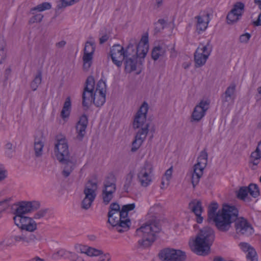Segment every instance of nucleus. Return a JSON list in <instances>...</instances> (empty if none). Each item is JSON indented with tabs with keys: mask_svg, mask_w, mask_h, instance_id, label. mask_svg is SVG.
Wrapping results in <instances>:
<instances>
[{
	"mask_svg": "<svg viewBox=\"0 0 261 261\" xmlns=\"http://www.w3.org/2000/svg\"><path fill=\"white\" fill-rule=\"evenodd\" d=\"M97 189V184L89 179L85 184L83 193L85 197L94 201L96 197V191Z\"/></svg>",
	"mask_w": 261,
	"mask_h": 261,
	"instance_id": "15",
	"label": "nucleus"
},
{
	"mask_svg": "<svg viewBox=\"0 0 261 261\" xmlns=\"http://www.w3.org/2000/svg\"><path fill=\"white\" fill-rule=\"evenodd\" d=\"M160 230L159 223L154 218L147 221L143 225L137 229V235L142 238L138 242L139 247L145 248L150 246L156 239L155 233L159 232Z\"/></svg>",
	"mask_w": 261,
	"mask_h": 261,
	"instance_id": "3",
	"label": "nucleus"
},
{
	"mask_svg": "<svg viewBox=\"0 0 261 261\" xmlns=\"http://www.w3.org/2000/svg\"><path fill=\"white\" fill-rule=\"evenodd\" d=\"M51 8V5L50 3L48 2H43L36 7L32 8L31 9V11L32 13L34 14V11H38V12H42L45 10H49Z\"/></svg>",
	"mask_w": 261,
	"mask_h": 261,
	"instance_id": "37",
	"label": "nucleus"
},
{
	"mask_svg": "<svg viewBox=\"0 0 261 261\" xmlns=\"http://www.w3.org/2000/svg\"><path fill=\"white\" fill-rule=\"evenodd\" d=\"M42 81V71L40 69L37 70L36 75L31 83V88L33 91L36 90Z\"/></svg>",
	"mask_w": 261,
	"mask_h": 261,
	"instance_id": "32",
	"label": "nucleus"
},
{
	"mask_svg": "<svg viewBox=\"0 0 261 261\" xmlns=\"http://www.w3.org/2000/svg\"><path fill=\"white\" fill-rule=\"evenodd\" d=\"M95 50V45L94 42L87 41L85 43L84 53L93 54Z\"/></svg>",
	"mask_w": 261,
	"mask_h": 261,
	"instance_id": "43",
	"label": "nucleus"
},
{
	"mask_svg": "<svg viewBox=\"0 0 261 261\" xmlns=\"http://www.w3.org/2000/svg\"><path fill=\"white\" fill-rule=\"evenodd\" d=\"M24 216H17V215H15L13 218L15 224L20 228L22 224V221H21V219L24 218Z\"/></svg>",
	"mask_w": 261,
	"mask_h": 261,
	"instance_id": "53",
	"label": "nucleus"
},
{
	"mask_svg": "<svg viewBox=\"0 0 261 261\" xmlns=\"http://www.w3.org/2000/svg\"><path fill=\"white\" fill-rule=\"evenodd\" d=\"M261 152L257 151L256 149L251 152L249 160L252 159H260Z\"/></svg>",
	"mask_w": 261,
	"mask_h": 261,
	"instance_id": "59",
	"label": "nucleus"
},
{
	"mask_svg": "<svg viewBox=\"0 0 261 261\" xmlns=\"http://www.w3.org/2000/svg\"><path fill=\"white\" fill-rule=\"evenodd\" d=\"M135 208V204L134 203L125 204L122 206V208L125 211L127 214L128 212L133 210Z\"/></svg>",
	"mask_w": 261,
	"mask_h": 261,
	"instance_id": "58",
	"label": "nucleus"
},
{
	"mask_svg": "<svg viewBox=\"0 0 261 261\" xmlns=\"http://www.w3.org/2000/svg\"><path fill=\"white\" fill-rule=\"evenodd\" d=\"M152 170L153 167L151 164L148 161H145L137 174L138 179L141 186L147 187L150 184L152 181L150 174Z\"/></svg>",
	"mask_w": 261,
	"mask_h": 261,
	"instance_id": "8",
	"label": "nucleus"
},
{
	"mask_svg": "<svg viewBox=\"0 0 261 261\" xmlns=\"http://www.w3.org/2000/svg\"><path fill=\"white\" fill-rule=\"evenodd\" d=\"M148 38L147 36H142L138 43L136 40H131L125 49V57L139 58L144 59L148 51Z\"/></svg>",
	"mask_w": 261,
	"mask_h": 261,
	"instance_id": "4",
	"label": "nucleus"
},
{
	"mask_svg": "<svg viewBox=\"0 0 261 261\" xmlns=\"http://www.w3.org/2000/svg\"><path fill=\"white\" fill-rule=\"evenodd\" d=\"M172 170H173V168H172V167H171L168 170H167L165 172V176H166V178L168 182H169L170 179L171 178ZM168 184L169 183H167V184Z\"/></svg>",
	"mask_w": 261,
	"mask_h": 261,
	"instance_id": "63",
	"label": "nucleus"
},
{
	"mask_svg": "<svg viewBox=\"0 0 261 261\" xmlns=\"http://www.w3.org/2000/svg\"><path fill=\"white\" fill-rule=\"evenodd\" d=\"M99 257V261H110L111 259V256L109 253H103Z\"/></svg>",
	"mask_w": 261,
	"mask_h": 261,
	"instance_id": "64",
	"label": "nucleus"
},
{
	"mask_svg": "<svg viewBox=\"0 0 261 261\" xmlns=\"http://www.w3.org/2000/svg\"><path fill=\"white\" fill-rule=\"evenodd\" d=\"M212 50V46L210 44V42L208 41L206 45H202L201 47L200 46V51L201 53L204 54L205 56H207L208 58Z\"/></svg>",
	"mask_w": 261,
	"mask_h": 261,
	"instance_id": "42",
	"label": "nucleus"
},
{
	"mask_svg": "<svg viewBox=\"0 0 261 261\" xmlns=\"http://www.w3.org/2000/svg\"><path fill=\"white\" fill-rule=\"evenodd\" d=\"M88 123V117L85 114H83L80 117V120L76 125V130L77 133L76 138L80 141H82L83 140L84 137L85 135L86 129L87 127Z\"/></svg>",
	"mask_w": 261,
	"mask_h": 261,
	"instance_id": "14",
	"label": "nucleus"
},
{
	"mask_svg": "<svg viewBox=\"0 0 261 261\" xmlns=\"http://www.w3.org/2000/svg\"><path fill=\"white\" fill-rule=\"evenodd\" d=\"M94 92H97V93H99V92H102V93H104L106 94V84L105 81L102 80H100L96 85V90Z\"/></svg>",
	"mask_w": 261,
	"mask_h": 261,
	"instance_id": "44",
	"label": "nucleus"
},
{
	"mask_svg": "<svg viewBox=\"0 0 261 261\" xmlns=\"http://www.w3.org/2000/svg\"><path fill=\"white\" fill-rule=\"evenodd\" d=\"M56 3L57 6L55 8V13L57 16L63 11L65 7V0H56Z\"/></svg>",
	"mask_w": 261,
	"mask_h": 261,
	"instance_id": "41",
	"label": "nucleus"
},
{
	"mask_svg": "<svg viewBox=\"0 0 261 261\" xmlns=\"http://www.w3.org/2000/svg\"><path fill=\"white\" fill-rule=\"evenodd\" d=\"M71 108V102L70 97H66V118H67L70 113Z\"/></svg>",
	"mask_w": 261,
	"mask_h": 261,
	"instance_id": "54",
	"label": "nucleus"
},
{
	"mask_svg": "<svg viewBox=\"0 0 261 261\" xmlns=\"http://www.w3.org/2000/svg\"><path fill=\"white\" fill-rule=\"evenodd\" d=\"M69 259L71 261H85L84 258L75 253L69 252Z\"/></svg>",
	"mask_w": 261,
	"mask_h": 261,
	"instance_id": "52",
	"label": "nucleus"
},
{
	"mask_svg": "<svg viewBox=\"0 0 261 261\" xmlns=\"http://www.w3.org/2000/svg\"><path fill=\"white\" fill-rule=\"evenodd\" d=\"M14 214L17 216H23L24 214L30 213L32 211V205L30 202L22 201L16 205Z\"/></svg>",
	"mask_w": 261,
	"mask_h": 261,
	"instance_id": "20",
	"label": "nucleus"
},
{
	"mask_svg": "<svg viewBox=\"0 0 261 261\" xmlns=\"http://www.w3.org/2000/svg\"><path fill=\"white\" fill-rule=\"evenodd\" d=\"M44 138L43 134H41L40 136L34 137V149L35 151V155L37 158L42 156L43 154V148L44 146Z\"/></svg>",
	"mask_w": 261,
	"mask_h": 261,
	"instance_id": "17",
	"label": "nucleus"
},
{
	"mask_svg": "<svg viewBox=\"0 0 261 261\" xmlns=\"http://www.w3.org/2000/svg\"><path fill=\"white\" fill-rule=\"evenodd\" d=\"M248 193L253 198H256L260 195L259 189L255 184H250L248 187Z\"/></svg>",
	"mask_w": 261,
	"mask_h": 261,
	"instance_id": "36",
	"label": "nucleus"
},
{
	"mask_svg": "<svg viewBox=\"0 0 261 261\" xmlns=\"http://www.w3.org/2000/svg\"><path fill=\"white\" fill-rule=\"evenodd\" d=\"M133 178L134 173L132 171H130L125 176L123 189L126 193H128V190L132 185Z\"/></svg>",
	"mask_w": 261,
	"mask_h": 261,
	"instance_id": "35",
	"label": "nucleus"
},
{
	"mask_svg": "<svg viewBox=\"0 0 261 261\" xmlns=\"http://www.w3.org/2000/svg\"><path fill=\"white\" fill-rule=\"evenodd\" d=\"M251 37V35L249 33H245L241 35L240 36V41L242 43H247Z\"/></svg>",
	"mask_w": 261,
	"mask_h": 261,
	"instance_id": "55",
	"label": "nucleus"
},
{
	"mask_svg": "<svg viewBox=\"0 0 261 261\" xmlns=\"http://www.w3.org/2000/svg\"><path fill=\"white\" fill-rule=\"evenodd\" d=\"M241 16L242 14L241 13H239V14L233 13H232L229 12L226 17L227 23L228 24H232L237 22L240 19V17Z\"/></svg>",
	"mask_w": 261,
	"mask_h": 261,
	"instance_id": "39",
	"label": "nucleus"
},
{
	"mask_svg": "<svg viewBox=\"0 0 261 261\" xmlns=\"http://www.w3.org/2000/svg\"><path fill=\"white\" fill-rule=\"evenodd\" d=\"M21 221H22V224L20 227L21 230L33 232L37 229V223L33 218L24 216Z\"/></svg>",
	"mask_w": 261,
	"mask_h": 261,
	"instance_id": "19",
	"label": "nucleus"
},
{
	"mask_svg": "<svg viewBox=\"0 0 261 261\" xmlns=\"http://www.w3.org/2000/svg\"><path fill=\"white\" fill-rule=\"evenodd\" d=\"M65 254V251L64 249H61L56 253H54L52 255V258L54 259L58 260L63 257Z\"/></svg>",
	"mask_w": 261,
	"mask_h": 261,
	"instance_id": "51",
	"label": "nucleus"
},
{
	"mask_svg": "<svg viewBox=\"0 0 261 261\" xmlns=\"http://www.w3.org/2000/svg\"><path fill=\"white\" fill-rule=\"evenodd\" d=\"M25 234L28 240V244L34 242L36 240H37L36 236L34 234L25 233Z\"/></svg>",
	"mask_w": 261,
	"mask_h": 261,
	"instance_id": "61",
	"label": "nucleus"
},
{
	"mask_svg": "<svg viewBox=\"0 0 261 261\" xmlns=\"http://www.w3.org/2000/svg\"><path fill=\"white\" fill-rule=\"evenodd\" d=\"M244 4L242 2H237L233 5V8L230 11L231 13L243 14L244 11Z\"/></svg>",
	"mask_w": 261,
	"mask_h": 261,
	"instance_id": "38",
	"label": "nucleus"
},
{
	"mask_svg": "<svg viewBox=\"0 0 261 261\" xmlns=\"http://www.w3.org/2000/svg\"><path fill=\"white\" fill-rule=\"evenodd\" d=\"M236 89V85L231 83L226 89L225 92L222 95L223 102H228L231 99H233V96Z\"/></svg>",
	"mask_w": 261,
	"mask_h": 261,
	"instance_id": "25",
	"label": "nucleus"
},
{
	"mask_svg": "<svg viewBox=\"0 0 261 261\" xmlns=\"http://www.w3.org/2000/svg\"><path fill=\"white\" fill-rule=\"evenodd\" d=\"M131 224L130 221L129 219L121 220L118 223H116L115 227L118 232L120 233L123 232L127 230Z\"/></svg>",
	"mask_w": 261,
	"mask_h": 261,
	"instance_id": "29",
	"label": "nucleus"
},
{
	"mask_svg": "<svg viewBox=\"0 0 261 261\" xmlns=\"http://www.w3.org/2000/svg\"><path fill=\"white\" fill-rule=\"evenodd\" d=\"M115 191L112 190H106V189H102V196L103 199V202L105 204H108L111 200L113 198V194L115 192Z\"/></svg>",
	"mask_w": 261,
	"mask_h": 261,
	"instance_id": "33",
	"label": "nucleus"
},
{
	"mask_svg": "<svg viewBox=\"0 0 261 261\" xmlns=\"http://www.w3.org/2000/svg\"><path fill=\"white\" fill-rule=\"evenodd\" d=\"M43 18V15L41 14H37L36 15H34L32 16L30 20L29 23H34L35 22H40L42 18Z\"/></svg>",
	"mask_w": 261,
	"mask_h": 261,
	"instance_id": "49",
	"label": "nucleus"
},
{
	"mask_svg": "<svg viewBox=\"0 0 261 261\" xmlns=\"http://www.w3.org/2000/svg\"><path fill=\"white\" fill-rule=\"evenodd\" d=\"M217 202H212L208 207L207 221H213L217 229L221 232H225L230 227L231 220L237 216L236 206L227 203L223 204L222 208L218 210Z\"/></svg>",
	"mask_w": 261,
	"mask_h": 261,
	"instance_id": "1",
	"label": "nucleus"
},
{
	"mask_svg": "<svg viewBox=\"0 0 261 261\" xmlns=\"http://www.w3.org/2000/svg\"><path fill=\"white\" fill-rule=\"evenodd\" d=\"M207 156L208 154L205 149L201 151L200 155L197 159V164H199L198 168L204 169L207 164Z\"/></svg>",
	"mask_w": 261,
	"mask_h": 261,
	"instance_id": "31",
	"label": "nucleus"
},
{
	"mask_svg": "<svg viewBox=\"0 0 261 261\" xmlns=\"http://www.w3.org/2000/svg\"><path fill=\"white\" fill-rule=\"evenodd\" d=\"M94 201L87 197H84L81 202V207L85 210H88L91 206Z\"/></svg>",
	"mask_w": 261,
	"mask_h": 261,
	"instance_id": "45",
	"label": "nucleus"
},
{
	"mask_svg": "<svg viewBox=\"0 0 261 261\" xmlns=\"http://www.w3.org/2000/svg\"><path fill=\"white\" fill-rule=\"evenodd\" d=\"M206 16L207 18L206 22H205L203 19L200 16H197L195 17V18L197 19L196 30L198 34H200L201 32L204 31L207 27L208 23L210 21V14L207 13Z\"/></svg>",
	"mask_w": 261,
	"mask_h": 261,
	"instance_id": "26",
	"label": "nucleus"
},
{
	"mask_svg": "<svg viewBox=\"0 0 261 261\" xmlns=\"http://www.w3.org/2000/svg\"><path fill=\"white\" fill-rule=\"evenodd\" d=\"M166 53V49L162 46L158 45L154 46L151 51L152 59L156 61L160 57L164 56Z\"/></svg>",
	"mask_w": 261,
	"mask_h": 261,
	"instance_id": "30",
	"label": "nucleus"
},
{
	"mask_svg": "<svg viewBox=\"0 0 261 261\" xmlns=\"http://www.w3.org/2000/svg\"><path fill=\"white\" fill-rule=\"evenodd\" d=\"M138 58L125 57L124 64L125 70L126 72L130 73L137 69V65Z\"/></svg>",
	"mask_w": 261,
	"mask_h": 261,
	"instance_id": "21",
	"label": "nucleus"
},
{
	"mask_svg": "<svg viewBox=\"0 0 261 261\" xmlns=\"http://www.w3.org/2000/svg\"><path fill=\"white\" fill-rule=\"evenodd\" d=\"M9 199H5L0 202V213L4 211L8 207Z\"/></svg>",
	"mask_w": 261,
	"mask_h": 261,
	"instance_id": "57",
	"label": "nucleus"
},
{
	"mask_svg": "<svg viewBox=\"0 0 261 261\" xmlns=\"http://www.w3.org/2000/svg\"><path fill=\"white\" fill-rule=\"evenodd\" d=\"M110 218L111 220H109V217H108V222L113 227H115L116 223H118L121 220V218L119 216H117V215H114L112 217H110Z\"/></svg>",
	"mask_w": 261,
	"mask_h": 261,
	"instance_id": "50",
	"label": "nucleus"
},
{
	"mask_svg": "<svg viewBox=\"0 0 261 261\" xmlns=\"http://www.w3.org/2000/svg\"><path fill=\"white\" fill-rule=\"evenodd\" d=\"M120 210V207H118V208L114 210H109L108 214V217H109V220H111L110 217H112V216L114 215H117V216H118Z\"/></svg>",
	"mask_w": 261,
	"mask_h": 261,
	"instance_id": "56",
	"label": "nucleus"
},
{
	"mask_svg": "<svg viewBox=\"0 0 261 261\" xmlns=\"http://www.w3.org/2000/svg\"><path fill=\"white\" fill-rule=\"evenodd\" d=\"M148 110V103L146 101H144L135 116L133 123L134 129L139 128L143 125L146 120Z\"/></svg>",
	"mask_w": 261,
	"mask_h": 261,
	"instance_id": "11",
	"label": "nucleus"
},
{
	"mask_svg": "<svg viewBox=\"0 0 261 261\" xmlns=\"http://www.w3.org/2000/svg\"><path fill=\"white\" fill-rule=\"evenodd\" d=\"M149 123H146L144 127H141L136 133L135 139L132 142L131 151L136 152L145 140L147 135L149 132Z\"/></svg>",
	"mask_w": 261,
	"mask_h": 261,
	"instance_id": "12",
	"label": "nucleus"
},
{
	"mask_svg": "<svg viewBox=\"0 0 261 261\" xmlns=\"http://www.w3.org/2000/svg\"><path fill=\"white\" fill-rule=\"evenodd\" d=\"M76 163V159L74 156H70L66 151V177L68 176L73 170Z\"/></svg>",
	"mask_w": 261,
	"mask_h": 261,
	"instance_id": "27",
	"label": "nucleus"
},
{
	"mask_svg": "<svg viewBox=\"0 0 261 261\" xmlns=\"http://www.w3.org/2000/svg\"><path fill=\"white\" fill-rule=\"evenodd\" d=\"M116 178L115 176L113 173H110L104 181L103 189L116 191Z\"/></svg>",
	"mask_w": 261,
	"mask_h": 261,
	"instance_id": "22",
	"label": "nucleus"
},
{
	"mask_svg": "<svg viewBox=\"0 0 261 261\" xmlns=\"http://www.w3.org/2000/svg\"><path fill=\"white\" fill-rule=\"evenodd\" d=\"M210 101L202 100L194 109L191 116V121H199L205 115L209 108Z\"/></svg>",
	"mask_w": 261,
	"mask_h": 261,
	"instance_id": "13",
	"label": "nucleus"
},
{
	"mask_svg": "<svg viewBox=\"0 0 261 261\" xmlns=\"http://www.w3.org/2000/svg\"><path fill=\"white\" fill-rule=\"evenodd\" d=\"M236 210L237 211V216L231 220L230 227L225 232L229 230L231 228L232 224L234 223L236 232L238 234L248 237L253 234L254 229L251 224L244 217H241L239 218V210L236 207Z\"/></svg>",
	"mask_w": 261,
	"mask_h": 261,
	"instance_id": "5",
	"label": "nucleus"
},
{
	"mask_svg": "<svg viewBox=\"0 0 261 261\" xmlns=\"http://www.w3.org/2000/svg\"><path fill=\"white\" fill-rule=\"evenodd\" d=\"M56 142L54 149L57 160L61 164H65V137L61 134L56 136Z\"/></svg>",
	"mask_w": 261,
	"mask_h": 261,
	"instance_id": "10",
	"label": "nucleus"
},
{
	"mask_svg": "<svg viewBox=\"0 0 261 261\" xmlns=\"http://www.w3.org/2000/svg\"><path fill=\"white\" fill-rule=\"evenodd\" d=\"M95 86V80L92 76H89L85 82V86L82 94V106L86 108L89 109V106L92 102Z\"/></svg>",
	"mask_w": 261,
	"mask_h": 261,
	"instance_id": "7",
	"label": "nucleus"
},
{
	"mask_svg": "<svg viewBox=\"0 0 261 261\" xmlns=\"http://www.w3.org/2000/svg\"><path fill=\"white\" fill-rule=\"evenodd\" d=\"M248 193V187H242L237 192V196L238 198L241 200H245Z\"/></svg>",
	"mask_w": 261,
	"mask_h": 261,
	"instance_id": "40",
	"label": "nucleus"
},
{
	"mask_svg": "<svg viewBox=\"0 0 261 261\" xmlns=\"http://www.w3.org/2000/svg\"><path fill=\"white\" fill-rule=\"evenodd\" d=\"M189 207L196 216V222L199 224L201 223L203 219L201 216V213L203 211L201 202L200 200H194L189 203Z\"/></svg>",
	"mask_w": 261,
	"mask_h": 261,
	"instance_id": "16",
	"label": "nucleus"
},
{
	"mask_svg": "<svg viewBox=\"0 0 261 261\" xmlns=\"http://www.w3.org/2000/svg\"><path fill=\"white\" fill-rule=\"evenodd\" d=\"M241 248L244 251H247L246 258L248 261H257L256 252L254 248L247 243L242 242L240 244Z\"/></svg>",
	"mask_w": 261,
	"mask_h": 261,
	"instance_id": "18",
	"label": "nucleus"
},
{
	"mask_svg": "<svg viewBox=\"0 0 261 261\" xmlns=\"http://www.w3.org/2000/svg\"><path fill=\"white\" fill-rule=\"evenodd\" d=\"M92 102L97 107H100L103 105L106 102V94L99 92H94Z\"/></svg>",
	"mask_w": 261,
	"mask_h": 261,
	"instance_id": "28",
	"label": "nucleus"
},
{
	"mask_svg": "<svg viewBox=\"0 0 261 261\" xmlns=\"http://www.w3.org/2000/svg\"><path fill=\"white\" fill-rule=\"evenodd\" d=\"M103 253L102 250H98L92 247H88L87 255L90 256H98Z\"/></svg>",
	"mask_w": 261,
	"mask_h": 261,
	"instance_id": "46",
	"label": "nucleus"
},
{
	"mask_svg": "<svg viewBox=\"0 0 261 261\" xmlns=\"http://www.w3.org/2000/svg\"><path fill=\"white\" fill-rule=\"evenodd\" d=\"M198 166H199V164H196L194 166L191 179V182L194 188L199 183V179L203 174V168H198Z\"/></svg>",
	"mask_w": 261,
	"mask_h": 261,
	"instance_id": "24",
	"label": "nucleus"
},
{
	"mask_svg": "<svg viewBox=\"0 0 261 261\" xmlns=\"http://www.w3.org/2000/svg\"><path fill=\"white\" fill-rule=\"evenodd\" d=\"M125 56L124 47L120 44H116L111 48L108 57H111L113 64L119 68L122 65Z\"/></svg>",
	"mask_w": 261,
	"mask_h": 261,
	"instance_id": "9",
	"label": "nucleus"
},
{
	"mask_svg": "<svg viewBox=\"0 0 261 261\" xmlns=\"http://www.w3.org/2000/svg\"><path fill=\"white\" fill-rule=\"evenodd\" d=\"M7 176V172L2 166H0V181L5 179Z\"/></svg>",
	"mask_w": 261,
	"mask_h": 261,
	"instance_id": "60",
	"label": "nucleus"
},
{
	"mask_svg": "<svg viewBox=\"0 0 261 261\" xmlns=\"http://www.w3.org/2000/svg\"><path fill=\"white\" fill-rule=\"evenodd\" d=\"M207 59V56H205L200 51L199 46L194 53L195 67L199 68L204 65Z\"/></svg>",
	"mask_w": 261,
	"mask_h": 261,
	"instance_id": "23",
	"label": "nucleus"
},
{
	"mask_svg": "<svg viewBox=\"0 0 261 261\" xmlns=\"http://www.w3.org/2000/svg\"><path fill=\"white\" fill-rule=\"evenodd\" d=\"M214 239V230L210 227H204L197 234L191 247V250L197 255H207L210 252L211 246Z\"/></svg>",
	"mask_w": 261,
	"mask_h": 261,
	"instance_id": "2",
	"label": "nucleus"
},
{
	"mask_svg": "<svg viewBox=\"0 0 261 261\" xmlns=\"http://www.w3.org/2000/svg\"><path fill=\"white\" fill-rule=\"evenodd\" d=\"M110 37V35L107 33L102 34L99 38V43L100 44H103L109 39Z\"/></svg>",
	"mask_w": 261,
	"mask_h": 261,
	"instance_id": "62",
	"label": "nucleus"
},
{
	"mask_svg": "<svg viewBox=\"0 0 261 261\" xmlns=\"http://www.w3.org/2000/svg\"><path fill=\"white\" fill-rule=\"evenodd\" d=\"M158 256L162 261H185L187 257L184 251L169 248L161 250Z\"/></svg>",
	"mask_w": 261,
	"mask_h": 261,
	"instance_id": "6",
	"label": "nucleus"
},
{
	"mask_svg": "<svg viewBox=\"0 0 261 261\" xmlns=\"http://www.w3.org/2000/svg\"><path fill=\"white\" fill-rule=\"evenodd\" d=\"M48 211V208L41 209L34 214L33 218L35 219H40L43 218L46 216Z\"/></svg>",
	"mask_w": 261,
	"mask_h": 261,
	"instance_id": "47",
	"label": "nucleus"
},
{
	"mask_svg": "<svg viewBox=\"0 0 261 261\" xmlns=\"http://www.w3.org/2000/svg\"><path fill=\"white\" fill-rule=\"evenodd\" d=\"M93 55L89 53H84L83 57V68L84 70H88L92 64V60Z\"/></svg>",
	"mask_w": 261,
	"mask_h": 261,
	"instance_id": "34",
	"label": "nucleus"
},
{
	"mask_svg": "<svg viewBox=\"0 0 261 261\" xmlns=\"http://www.w3.org/2000/svg\"><path fill=\"white\" fill-rule=\"evenodd\" d=\"M12 238L16 242H22L24 245L28 244L25 233H22L20 236H14Z\"/></svg>",
	"mask_w": 261,
	"mask_h": 261,
	"instance_id": "48",
	"label": "nucleus"
}]
</instances>
